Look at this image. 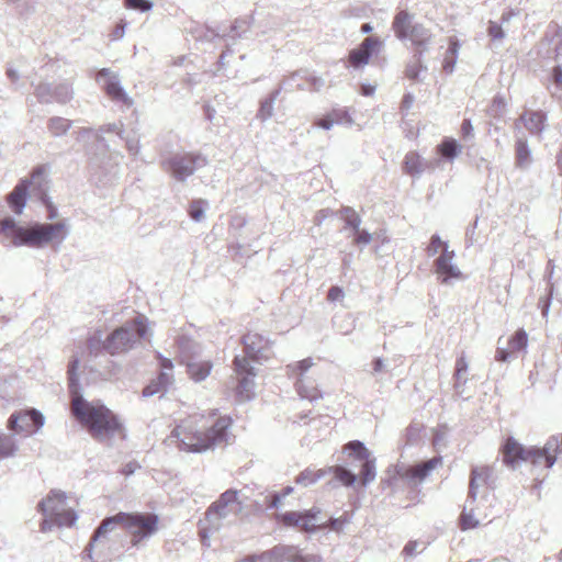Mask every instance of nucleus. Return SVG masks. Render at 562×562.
Segmentation results:
<instances>
[{"label": "nucleus", "mask_w": 562, "mask_h": 562, "mask_svg": "<svg viewBox=\"0 0 562 562\" xmlns=\"http://www.w3.org/2000/svg\"><path fill=\"white\" fill-rule=\"evenodd\" d=\"M78 367L79 358L74 357L67 371L71 395V414L87 428L93 439L100 442L109 441L113 436L123 431V425L117 416L101 401L89 402L79 393Z\"/></svg>", "instance_id": "f257e3e1"}, {"label": "nucleus", "mask_w": 562, "mask_h": 562, "mask_svg": "<svg viewBox=\"0 0 562 562\" xmlns=\"http://www.w3.org/2000/svg\"><path fill=\"white\" fill-rule=\"evenodd\" d=\"M1 231L5 232L16 247L27 246L43 248L52 241L61 244L68 236L69 229L65 221L53 224L34 223L30 226H19L12 217L0 221Z\"/></svg>", "instance_id": "f03ea898"}, {"label": "nucleus", "mask_w": 562, "mask_h": 562, "mask_svg": "<svg viewBox=\"0 0 562 562\" xmlns=\"http://www.w3.org/2000/svg\"><path fill=\"white\" fill-rule=\"evenodd\" d=\"M146 322L147 318L145 316L138 315L133 321L126 322L121 327L114 329L104 339V350L114 356L133 349L146 335Z\"/></svg>", "instance_id": "7ed1b4c3"}, {"label": "nucleus", "mask_w": 562, "mask_h": 562, "mask_svg": "<svg viewBox=\"0 0 562 562\" xmlns=\"http://www.w3.org/2000/svg\"><path fill=\"white\" fill-rule=\"evenodd\" d=\"M47 183L48 182L44 175V167H36L32 171L30 178L21 179L14 189L8 194L7 202L9 206L15 214H22L30 195L45 200V190L48 189Z\"/></svg>", "instance_id": "20e7f679"}, {"label": "nucleus", "mask_w": 562, "mask_h": 562, "mask_svg": "<svg viewBox=\"0 0 562 562\" xmlns=\"http://www.w3.org/2000/svg\"><path fill=\"white\" fill-rule=\"evenodd\" d=\"M413 18L406 10L398 11L393 19L392 29L398 40L411 42L418 53H423L431 42L432 34L423 24L414 23Z\"/></svg>", "instance_id": "39448f33"}, {"label": "nucleus", "mask_w": 562, "mask_h": 562, "mask_svg": "<svg viewBox=\"0 0 562 562\" xmlns=\"http://www.w3.org/2000/svg\"><path fill=\"white\" fill-rule=\"evenodd\" d=\"M119 517L123 518V527L130 532L133 547H139L158 530L159 518L156 514L121 512Z\"/></svg>", "instance_id": "423d86ee"}, {"label": "nucleus", "mask_w": 562, "mask_h": 562, "mask_svg": "<svg viewBox=\"0 0 562 562\" xmlns=\"http://www.w3.org/2000/svg\"><path fill=\"white\" fill-rule=\"evenodd\" d=\"M37 509L54 519L57 527H71L77 520L76 513L67 508L66 494L60 491H52L38 503Z\"/></svg>", "instance_id": "0eeeda50"}, {"label": "nucleus", "mask_w": 562, "mask_h": 562, "mask_svg": "<svg viewBox=\"0 0 562 562\" xmlns=\"http://www.w3.org/2000/svg\"><path fill=\"white\" fill-rule=\"evenodd\" d=\"M171 438L177 439L180 450L188 452H201L211 447V429H193L191 420L178 425L172 430Z\"/></svg>", "instance_id": "6e6552de"}, {"label": "nucleus", "mask_w": 562, "mask_h": 562, "mask_svg": "<svg viewBox=\"0 0 562 562\" xmlns=\"http://www.w3.org/2000/svg\"><path fill=\"white\" fill-rule=\"evenodd\" d=\"M179 348L190 378L195 382L205 380L210 374L211 364L209 361L200 360L202 352L201 345L193 340L182 338L179 342Z\"/></svg>", "instance_id": "1a4fd4ad"}, {"label": "nucleus", "mask_w": 562, "mask_h": 562, "mask_svg": "<svg viewBox=\"0 0 562 562\" xmlns=\"http://www.w3.org/2000/svg\"><path fill=\"white\" fill-rule=\"evenodd\" d=\"M278 520L285 527H294L304 532H314L325 529L326 525L321 517V509L313 507L304 512H286L278 515Z\"/></svg>", "instance_id": "9d476101"}, {"label": "nucleus", "mask_w": 562, "mask_h": 562, "mask_svg": "<svg viewBox=\"0 0 562 562\" xmlns=\"http://www.w3.org/2000/svg\"><path fill=\"white\" fill-rule=\"evenodd\" d=\"M233 364L237 381L235 386V397L238 402L248 401L254 396V379L256 376L255 368L249 363L246 357H235Z\"/></svg>", "instance_id": "9b49d317"}, {"label": "nucleus", "mask_w": 562, "mask_h": 562, "mask_svg": "<svg viewBox=\"0 0 562 562\" xmlns=\"http://www.w3.org/2000/svg\"><path fill=\"white\" fill-rule=\"evenodd\" d=\"M95 80L113 102L121 103L126 109H130L134 104L133 99L122 87L117 74L111 71L109 68H102L98 71Z\"/></svg>", "instance_id": "f8f14e48"}, {"label": "nucleus", "mask_w": 562, "mask_h": 562, "mask_svg": "<svg viewBox=\"0 0 562 562\" xmlns=\"http://www.w3.org/2000/svg\"><path fill=\"white\" fill-rule=\"evenodd\" d=\"M206 160L200 156H193L191 154H176L168 160L164 161V168L170 172L177 180L183 181L191 176L194 170L201 166H204Z\"/></svg>", "instance_id": "ddd939ff"}, {"label": "nucleus", "mask_w": 562, "mask_h": 562, "mask_svg": "<svg viewBox=\"0 0 562 562\" xmlns=\"http://www.w3.org/2000/svg\"><path fill=\"white\" fill-rule=\"evenodd\" d=\"M560 452V441L558 438H550L543 448H530L525 462H529L536 468L550 469L557 461Z\"/></svg>", "instance_id": "4468645a"}, {"label": "nucleus", "mask_w": 562, "mask_h": 562, "mask_svg": "<svg viewBox=\"0 0 562 562\" xmlns=\"http://www.w3.org/2000/svg\"><path fill=\"white\" fill-rule=\"evenodd\" d=\"M44 422V415L40 411L31 408L12 414L8 419V428L15 432H30L33 427V430L37 431L43 427Z\"/></svg>", "instance_id": "2eb2a0df"}, {"label": "nucleus", "mask_w": 562, "mask_h": 562, "mask_svg": "<svg viewBox=\"0 0 562 562\" xmlns=\"http://www.w3.org/2000/svg\"><path fill=\"white\" fill-rule=\"evenodd\" d=\"M382 41L376 36L366 37L361 44L348 54V64L353 68H361L369 64L373 53L382 47Z\"/></svg>", "instance_id": "dca6fc26"}, {"label": "nucleus", "mask_w": 562, "mask_h": 562, "mask_svg": "<svg viewBox=\"0 0 562 562\" xmlns=\"http://www.w3.org/2000/svg\"><path fill=\"white\" fill-rule=\"evenodd\" d=\"M241 344L245 352L243 357H246L249 363L268 358L266 351L270 348V341L262 335L248 331L243 336Z\"/></svg>", "instance_id": "f3484780"}, {"label": "nucleus", "mask_w": 562, "mask_h": 562, "mask_svg": "<svg viewBox=\"0 0 562 562\" xmlns=\"http://www.w3.org/2000/svg\"><path fill=\"white\" fill-rule=\"evenodd\" d=\"M494 482L493 468L490 465H479L472 469L469 493L475 497L481 491L492 488Z\"/></svg>", "instance_id": "a211bd4d"}, {"label": "nucleus", "mask_w": 562, "mask_h": 562, "mask_svg": "<svg viewBox=\"0 0 562 562\" xmlns=\"http://www.w3.org/2000/svg\"><path fill=\"white\" fill-rule=\"evenodd\" d=\"M453 258L454 252L445 248L436 260V272L441 278V282L462 278V272L452 263Z\"/></svg>", "instance_id": "6ab92c4d"}, {"label": "nucleus", "mask_w": 562, "mask_h": 562, "mask_svg": "<svg viewBox=\"0 0 562 562\" xmlns=\"http://www.w3.org/2000/svg\"><path fill=\"white\" fill-rule=\"evenodd\" d=\"M507 344L506 349L498 348L496 350V360L507 361L512 355L525 350L528 344V335L524 329H518L508 338Z\"/></svg>", "instance_id": "aec40b11"}, {"label": "nucleus", "mask_w": 562, "mask_h": 562, "mask_svg": "<svg viewBox=\"0 0 562 562\" xmlns=\"http://www.w3.org/2000/svg\"><path fill=\"white\" fill-rule=\"evenodd\" d=\"M213 512L224 517L238 515L241 512V504L237 498V493L233 491L223 493L220 499L213 504Z\"/></svg>", "instance_id": "412c9836"}, {"label": "nucleus", "mask_w": 562, "mask_h": 562, "mask_svg": "<svg viewBox=\"0 0 562 562\" xmlns=\"http://www.w3.org/2000/svg\"><path fill=\"white\" fill-rule=\"evenodd\" d=\"M503 462L508 467H515L518 462L525 461L528 449L524 448L514 438H507L502 447Z\"/></svg>", "instance_id": "4be33fe9"}, {"label": "nucleus", "mask_w": 562, "mask_h": 562, "mask_svg": "<svg viewBox=\"0 0 562 562\" xmlns=\"http://www.w3.org/2000/svg\"><path fill=\"white\" fill-rule=\"evenodd\" d=\"M442 465L441 457H434L427 461L412 465L405 470L404 476L417 482L424 481L431 471Z\"/></svg>", "instance_id": "5701e85b"}, {"label": "nucleus", "mask_w": 562, "mask_h": 562, "mask_svg": "<svg viewBox=\"0 0 562 562\" xmlns=\"http://www.w3.org/2000/svg\"><path fill=\"white\" fill-rule=\"evenodd\" d=\"M232 418L229 416H220L213 424V447L225 446L234 440V436L228 431L232 426Z\"/></svg>", "instance_id": "b1692460"}, {"label": "nucleus", "mask_w": 562, "mask_h": 562, "mask_svg": "<svg viewBox=\"0 0 562 562\" xmlns=\"http://www.w3.org/2000/svg\"><path fill=\"white\" fill-rule=\"evenodd\" d=\"M520 120L531 134L539 135L544 130L547 116L542 111H526L521 114Z\"/></svg>", "instance_id": "393cba45"}, {"label": "nucleus", "mask_w": 562, "mask_h": 562, "mask_svg": "<svg viewBox=\"0 0 562 562\" xmlns=\"http://www.w3.org/2000/svg\"><path fill=\"white\" fill-rule=\"evenodd\" d=\"M425 169L422 156L415 151H408L403 160V171L412 177L419 176Z\"/></svg>", "instance_id": "a878e982"}, {"label": "nucleus", "mask_w": 562, "mask_h": 562, "mask_svg": "<svg viewBox=\"0 0 562 562\" xmlns=\"http://www.w3.org/2000/svg\"><path fill=\"white\" fill-rule=\"evenodd\" d=\"M296 390L301 397L311 402L322 398V392L318 386L308 378L296 381Z\"/></svg>", "instance_id": "bb28decb"}, {"label": "nucleus", "mask_w": 562, "mask_h": 562, "mask_svg": "<svg viewBox=\"0 0 562 562\" xmlns=\"http://www.w3.org/2000/svg\"><path fill=\"white\" fill-rule=\"evenodd\" d=\"M437 154L448 160H453L461 151L460 144L451 138L445 137L436 147Z\"/></svg>", "instance_id": "cd10ccee"}, {"label": "nucleus", "mask_w": 562, "mask_h": 562, "mask_svg": "<svg viewBox=\"0 0 562 562\" xmlns=\"http://www.w3.org/2000/svg\"><path fill=\"white\" fill-rule=\"evenodd\" d=\"M71 125L72 122L70 120L61 116H53L47 121V130L55 137L65 135Z\"/></svg>", "instance_id": "c85d7f7f"}, {"label": "nucleus", "mask_w": 562, "mask_h": 562, "mask_svg": "<svg viewBox=\"0 0 562 562\" xmlns=\"http://www.w3.org/2000/svg\"><path fill=\"white\" fill-rule=\"evenodd\" d=\"M458 53H459V42L456 37H450L449 38V47L446 52V55H445V58L442 61V69L447 74H450L453 71V68H454V65H456L457 58H458Z\"/></svg>", "instance_id": "c756f323"}, {"label": "nucleus", "mask_w": 562, "mask_h": 562, "mask_svg": "<svg viewBox=\"0 0 562 562\" xmlns=\"http://www.w3.org/2000/svg\"><path fill=\"white\" fill-rule=\"evenodd\" d=\"M314 366L312 358H306L301 361H296L286 367L290 376L301 381V379H307L306 372Z\"/></svg>", "instance_id": "7c9ffc66"}, {"label": "nucleus", "mask_w": 562, "mask_h": 562, "mask_svg": "<svg viewBox=\"0 0 562 562\" xmlns=\"http://www.w3.org/2000/svg\"><path fill=\"white\" fill-rule=\"evenodd\" d=\"M116 525L123 526V518L119 517V513L102 520L92 535V541H98L101 537H104L109 531L113 530Z\"/></svg>", "instance_id": "2f4dec72"}, {"label": "nucleus", "mask_w": 562, "mask_h": 562, "mask_svg": "<svg viewBox=\"0 0 562 562\" xmlns=\"http://www.w3.org/2000/svg\"><path fill=\"white\" fill-rule=\"evenodd\" d=\"M18 451V443L12 435L0 430V459L11 458Z\"/></svg>", "instance_id": "473e14b6"}, {"label": "nucleus", "mask_w": 562, "mask_h": 562, "mask_svg": "<svg viewBox=\"0 0 562 562\" xmlns=\"http://www.w3.org/2000/svg\"><path fill=\"white\" fill-rule=\"evenodd\" d=\"M361 470L359 473V477L362 485H367L368 483L372 482L375 477V460L371 457H368V459H364L360 461Z\"/></svg>", "instance_id": "72a5a7b5"}, {"label": "nucleus", "mask_w": 562, "mask_h": 562, "mask_svg": "<svg viewBox=\"0 0 562 562\" xmlns=\"http://www.w3.org/2000/svg\"><path fill=\"white\" fill-rule=\"evenodd\" d=\"M344 449L350 451L349 457L357 461H362L370 457L369 450L364 447V445L361 441L358 440L348 442Z\"/></svg>", "instance_id": "f704fd0d"}, {"label": "nucleus", "mask_w": 562, "mask_h": 562, "mask_svg": "<svg viewBox=\"0 0 562 562\" xmlns=\"http://www.w3.org/2000/svg\"><path fill=\"white\" fill-rule=\"evenodd\" d=\"M74 91L69 83L63 82L54 86L53 102L67 103L72 99Z\"/></svg>", "instance_id": "c9c22d12"}, {"label": "nucleus", "mask_w": 562, "mask_h": 562, "mask_svg": "<svg viewBox=\"0 0 562 562\" xmlns=\"http://www.w3.org/2000/svg\"><path fill=\"white\" fill-rule=\"evenodd\" d=\"M516 165L520 168L530 161V150L526 139H518L515 144Z\"/></svg>", "instance_id": "e433bc0d"}, {"label": "nucleus", "mask_w": 562, "mask_h": 562, "mask_svg": "<svg viewBox=\"0 0 562 562\" xmlns=\"http://www.w3.org/2000/svg\"><path fill=\"white\" fill-rule=\"evenodd\" d=\"M34 94L40 103L49 104L53 102L54 86L42 82L35 87Z\"/></svg>", "instance_id": "4c0bfd02"}, {"label": "nucleus", "mask_w": 562, "mask_h": 562, "mask_svg": "<svg viewBox=\"0 0 562 562\" xmlns=\"http://www.w3.org/2000/svg\"><path fill=\"white\" fill-rule=\"evenodd\" d=\"M323 475L324 472L322 470L306 469L297 475L295 481L299 484L307 486L317 482Z\"/></svg>", "instance_id": "58836bf2"}, {"label": "nucleus", "mask_w": 562, "mask_h": 562, "mask_svg": "<svg viewBox=\"0 0 562 562\" xmlns=\"http://www.w3.org/2000/svg\"><path fill=\"white\" fill-rule=\"evenodd\" d=\"M87 348L91 356H98L101 350H104V340L100 331L94 333L87 339Z\"/></svg>", "instance_id": "ea45409f"}, {"label": "nucleus", "mask_w": 562, "mask_h": 562, "mask_svg": "<svg viewBox=\"0 0 562 562\" xmlns=\"http://www.w3.org/2000/svg\"><path fill=\"white\" fill-rule=\"evenodd\" d=\"M103 133H115L120 138H123V124L122 123H109L100 126V128L95 133V139L99 142H103L104 137Z\"/></svg>", "instance_id": "a19ab883"}, {"label": "nucleus", "mask_w": 562, "mask_h": 562, "mask_svg": "<svg viewBox=\"0 0 562 562\" xmlns=\"http://www.w3.org/2000/svg\"><path fill=\"white\" fill-rule=\"evenodd\" d=\"M334 475L346 486H351L357 480V476L351 471L339 465L334 468Z\"/></svg>", "instance_id": "79ce46f5"}, {"label": "nucleus", "mask_w": 562, "mask_h": 562, "mask_svg": "<svg viewBox=\"0 0 562 562\" xmlns=\"http://www.w3.org/2000/svg\"><path fill=\"white\" fill-rule=\"evenodd\" d=\"M331 123L335 124H350L352 119L346 109H333L327 113Z\"/></svg>", "instance_id": "37998d69"}, {"label": "nucleus", "mask_w": 562, "mask_h": 562, "mask_svg": "<svg viewBox=\"0 0 562 562\" xmlns=\"http://www.w3.org/2000/svg\"><path fill=\"white\" fill-rule=\"evenodd\" d=\"M342 217L346 224L351 227L353 231H358L361 224V218L359 214L351 207H345L341 211Z\"/></svg>", "instance_id": "c03bdc74"}, {"label": "nucleus", "mask_w": 562, "mask_h": 562, "mask_svg": "<svg viewBox=\"0 0 562 562\" xmlns=\"http://www.w3.org/2000/svg\"><path fill=\"white\" fill-rule=\"evenodd\" d=\"M122 139H124L126 149L128 150V153L131 155L137 156L139 154V150H140L139 136L136 135L135 132H133L132 134H128L126 136L123 135Z\"/></svg>", "instance_id": "a18cd8bd"}, {"label": "nucleus", "mask_w": 562, "mask_h": 562, "mask_svg": "<svg viewBox=\"0 0 562 562\" xmlns=\"http://www.w3.org/2000/svg\"><path fill=\"white\" fill-rule=\"evenodd\" d=\"M125 7L140 12H148L153 9L154 3L150 0H125Z\"/></svg>", "instance_id": "49530a36"}, {"label": "nucleus", "mask_w": 562, "mask_h": 562, "mask_svg": "<svg viewBox=\"0 0 562 562\" xmlns=\"http://www.w3.org/2000/svg\"><path fill=\"white\" fill-rule=\"evenodd\" d=\"M273 114V100L268 99L261 102L257 116L261 121L270 119Z\"/></svg>", "instance_id": "de8ad7c7"}, {"label": "nucleus", "mask_w": 562, "mask_h": 562, "mask_svg": "<svg viewBox=\"0 0 562 562\" xmlns=\"http://www.w3.org/2000/svg\"><path fill=\"white\" fill-rule=\"evenodd\" d=\"M479 526V520L475 519L472 513L463 512L460 516V528L462 530L473 529Z\"/></svg>", "instance_id": "09e8293b"}, {"label": "nucleus", "mask_w": 562, "mask_h": 562, "mask_svg": "<svg viewBox=\"0 0 562 562\" xmlns=\"http://www.w3.org/2000/svg\"><path fill=\"white\" fill-rule=\"evenodd\" d=\"M204 203L205 202H203V201H193L190 204L189 215L192 220H194L196 222L201 221V218L203 217V214H204V207H203Z\"/></svg>", "instance_id": "8fccbe9b"}, {"label": "nucleus", "mask_w": 562, "mask_h": 562, "mask_svg": "<svg viewBox=\"0 0 562 562\" xmlns=\"http://www.w3.org/2000/svg\"><path fill=\"white\" fill-rule=\"evenodd\" d=\"M505 108H506V101L503 97L496 95L493 98L491 108H490L493 116L501 115L503 113V111L505 110Z\"/></svg>", "instance_id": "3c124183"}, {"label": "nucleus", "mask_w": 562, "mask_h": 562, "mask_svg": "<svg viewBox=\"0 0 562 562\" xmlns=\"http://www.w3.org/2000/svg\"><path fill=\"white\" fill-rule=\"evenodd\" d=\"M445 248L448 249L447 244L443 243L438 236H432L428 246V254L432 256L439 250H441L442 254Z\"/></svg>", "instance_id": "603ef678"}, {"label": "nucleus", "mask_w": 562, "mask_h": 562, "mask_svg": "<svg viewBox=\"0 0 562 562\" xmlns=\"http://www.w3.org/2000/svg\"><path fill=\"white\" fill-rule=\"evenodd\" d=\"M160 392H167L160 384L157 383V380H153L148 385H146L143 390L144 397H150Z\"/></svg>", "instance_id": "864d4df0"}, {"label": "nucleus", "mask_w": 562, "mask_h": 562, "mask_svg": "<svg viewBox=\"0 0 562 562\" xmlns=\"http://www.w3.org/2000/svg\"><path fill=\"white\" fill-rule=\"evenodd\" d=\"M372 240V236L367 231L358 228V231H355V239L353 243L356 245H367Z\"/></svg>", "instance_id": "5fc2aeb1"}, {"label": "nucleus", "mask_w": 562, "mask_h": 562, "mask_svg": "<svg viewBox=\"0 0 562 562\" xmlns=\"http://www.w3.org/2000/svg\"><path fill=\"white\" fill-rule=\"evenodd\" d=\"M156 380L165 390H168V387L173 383V374L172 372L160 371Z\"/></svg>", "instance_id": "6e6d98bb"}, {"label": "nucleus", "mask_w": 562, "mask_h": 562, "mask_svg": "<svg viewBox=\"0 0 562 562\" xmlns=\"http://www.w3.org/2000/svg\"><path fill=\"white\" fill-rule=\"evenodd\" d=\"M47 209V218L48 220H54L57 217L58 213H57V209L56 206L50 202L48 195H47V190H45V200L44 199H38Z\"/></svg>", "instance_id": "4d7b16f0"}, {"label": "nucleus", "mask_w": 562, "mask_h": 562, "mask_svg": "<svg viewBox=\"0 0 562 562\" xmlns=\"http://www.w3.org/2000/svg\"><path fill=\"white\" fill-rule=\"evenodd\" d=\"M323 522L326 525V528L339 531L344 525L346 524V519L344 518H329L328 520H323Z\"/></svg>", "instance_id": "13d9d810"}, {"label": "nucleus", "mask_w": 562, "mask_h": 562, "mask_svg": "<svg viewBox=\"0 0 562 562\" xmlns=\"http://www.w3.org/2000/svg\"><path fill=\"white\" fill-rule=\"evenodd\" d=\"M344 297V291L341 288L335 285L328 290L327 300L330 302L339 301Z\"/></svg>", "instance_id": "bf43d9fd"}, {"label": "nucleus", "mask_w": 562, "mask_h": 562, "mask_svg": "<svg viewBox=\"0 0 562 562\" xmlns=\"http://www.w3.org/2000/svg\"><path fill=\"white\" fill-rule=\"evenodd\" d=\"M488 34L494 40H501L504 37V32L501 25L497 23H491L488 26Z\"/></svg>", "instance_id": "052dcab7"}, {"label": "nucleus", "mask_w": 562, "mask_h": 562, "mask_svg": "<svg viewBox=\"0 0 562 562\" xmlns=\"http://www.w3.org/2000/svg\"><path fill=\"white\" fill-rule=\"evenodd\" d=\"M314 125L324 130H330L334 124L330 121V117L326 114L323 117L317 119L314 122Z\"/></svg>", "instance_id": "680f3d73"}, {"label": "nucleus", "mask_w": 562, "mask_h": 562, "mask_svg": "<svg viewBox=\"0 0 562 562\" xmlns=\"http://www.w3.org/2000/svg\"><path fill=\"white\" fill-rule=\"evenodd\" d=\"M95 133H97V131H94L92 128H88V127L80 128L77 132V139L79 142H81V140L88 139L91 135H93L95 137Z\"/></svg>", "instance_id": "e2e57ef3"}, {"label": "nucleus", "mask_w": 562, "mask_h": 562, "mask_svg": "<svg viewBox=\"0 0 562 562\" xmlns=\"http://www.w3.org/2000/svg\"><path fill=\"white\" fill-rule=\"evenodd\" d=\"M54 526H57L54 522V519H52L49 516H44V519L42 520L40 528L42 532H47L50 531Z\"/></svg>", "instance_id": "0e129e2a"}, {"label": "nucleus", "mask_w": 562, "mask_h": 562, "mask_svg": "<svg viewBox=\"0 0 562 562\" xmlns=\"http://www.w3.org/2000/svg\"><path fill=\"white\" fill-rule=\"evenodd\" d=\"M554 83L562 89V67L555 66L552 70Z\"/></svg>", "instance_id": "69168bd1"}, {"label": "nucleus", "mask_w": 562, "mask_h": 562, "mask_svg": "<svg viewBox=\"0 0 562 562\" xmlns=\"http://www.w3.org/2000/svg\"><path fill=\"white\" fill-rule=\"evenodd\" d=\"M138 468H139V465L136 462H128L123 467V469L121 470V473L124 474L125 476H130V475L134 474V472Z\"/></svg>", "instance_id": "338daca9"}, {"label": "nucleus", "mask_w": 562, "mask_h": 562, "mask_svg": "<svg viewBox=\"0 0 562 562\" xmlns=\"http://www.w3.org/2000/svg\"><path fill=\"white\" fill-rule=\"evenodd\" d=\"M418 543L416 541H409L403 549V554L406 557H412L415 554L417 550Z\"/></svg>", "instance_id": "774afa93"}]
</instances>
